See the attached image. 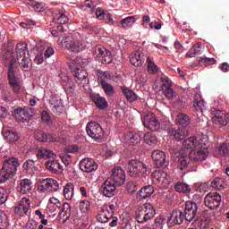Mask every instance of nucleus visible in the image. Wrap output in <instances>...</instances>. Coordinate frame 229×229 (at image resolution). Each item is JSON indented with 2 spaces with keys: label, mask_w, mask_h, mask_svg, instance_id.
<instances>
[{
  "label": "nucleus",
  "mask_w": 229,
  "mask_h": 229,
  "mask_svg": "<svg viewBox=\"0 0 229 229\" xmlns=\"http://www.w3.org/2000/svg\"><path fill=\"white\" fill-rule=\"evenodd\" d=\"M206 138H188L182 142L184 148H190L189 156L187 152L181 150L175 157L178 168L185 170L188 166H195L199 161L207 159L209 151L207 148Z\"/></svg>",
  "instance_id": "obj_1"
},
{
  "label": "nucleus",
  "mask_w": 229,
  "mask_h": 229,
  "mask_svg": "<svg viewBox=\"0 0 229 229\" xmlns=\"http://www.w3.org/2000/svg\"><path fill=\"white\" fill-rule=\"evenodd\" d=\"M4 59H5V64L8 66L7 78L10 87L15 94H19L21 89V82L19 77L15 75V66H17L15 54L13 52H6L5 55H4Z\"/></svg>",
  "instance_id": "obj_2"
},
{
  "label": "nucleus",
  "mask_w": 229,
  "mask_h": 229,
  "mask_svg": "<svg viewBox=\"0 0 229 229\" xmlns=\"http://www.w3.org/2000/svg\"><path fill=\"white\" fill-rule=\"evenodd\" d=\"M36 156L38 159H49L46 163V167L50 170V172L57 174V172H60V170L63 169L60 162L55 159L56 154H55L53 150L45 148L44 147H39V148H37L36 150Z\"/></svg>",
  "instance_id": "obj_3"
},
{
  "label": "nucleus",
  "mask_w": 229,
  "mask_h": 229,
  "mask_svg": "<svg viewBox=\"0 0 229 229\" xmlns=\"http://www.w3.org/2000/svg\"><path fill=\"white\" fill-rule=\"evenodd\" d=\"M18 165L19 161L17 157H9V159L4 161L0 171V183H4V182H6L12 175L16 174Z\"/></svg>",
  "instance_id": "obj_4"
},
{
  "label": "nucleus",
  "mask_w": 229,
  "mask_h": 229,
  "mask_svg": "<svg viewBox=\"0 0 229 229\" xmlns=\"http://www.w3.org/2000/svg\"><path fill=\"white\" fill-rule=\"evenodd\" d=\"M156 210L151 203H144L136 210V220L138 223H147L149 219H153Z\"/></svg>",
  "instance_id": "obj_5"
},
{
  "label": "nucleus",
  "mask_w": 229,
  "mask_h": 229,
  "mask_svg": "<svg viewBox=\"0 0 229 229\" xmlns=\"http://www.w3.org/2000/svg\"><path fill=\"white\" fill-rule=\"evenodd\" d=\"M28 52L27 43H18L16 45V58L21 70L28 72L30 70V59L26 54Z\"/></svg>",
  "instance_id": "obj_6"
},
{
  "label": "nucleus",
  "mask_w": 229,
  "mask_h": 229,
  "mask_svg": "<svg viewBox=\"0 0 229 229\" xmlns=\"http://www.w3.org/2000/svg\"><path fill=\"white\" fill-rule=\"evenodd\" d=\"M161 89L163 90L165 98H166V99L170 101V103H176V101H178L179 99V94H177V92H174V90L173 89L169 77H161Z\"/></svg>",
  "instance_id": "obj_7"
},
{
  "label": "nucleus",
  "mask_w": 229,
  "mask_h": 229,
  "mask_svg": "<svg viewBox=\"0 0 229 229\" xmlns=\"http://www.w3.org/2000/svg\"><path fill=\"white\" fill-rule=\"evenodd\" d=\"M86 131L89 138L95 140V141H101L105 138V130L96 121H90L86 126Z\"/></svg>",
  "instance_id": "obj_8"
},
{
  "label": "nucleus",
  "mask_w": 229,
  "mask_h": 229,
  "mask_svg": "<svg viewBox=\"0 0 229 229\" xmlns=\"http://www.w3.org/2000/svg\"><path fill=\"white\" fill-rule=\"evenodd\" d=\"M127 170L129 175H131L132 177H137L140 174H145L148 172L147 165H144L140 159H130Z\"/></svg>",
  "instance_id": "obj_9"
},
{
  "label": "nucleus",
  "mask_w": 229,
  "mask_h": 229,
  "mask_svg": "<svg viewBox=\"0 0 229 229\" xmlns=\"http://www.w3.org/2000/svg\"><path fill=\"white\" fill-rule=\"evenodd\" d=\"M70 70L73 73V77L75 81L78 83L88 84L89 77L86 70H82L81 64L76 62H72L70 64Z\"/></svg>",
  "instance_id": "obj_10"
},
{
  "label": "nucleus",
  "mask_w": 229,
  "mask_h": 229,
  "mask_svg": "<svg viewBox=\"0 0 229 229\" xmlns=\"http://www.w3.org/2000/svg\"><path fill=\"white\" fill-rule=\"evenodd\" d=\"M93 55H95L96 61H98V63H101L102 64H110L113 61L111 52L101 46L95 47Z\"/></svg>",
  "instance_id": "obj_11"
},
{
  "label": "nucleus",
  "mask_w": 229,
  "mask_h": 229,
  "mask_svg": "<svg viewBox=\"0 0 229 229\" xmlns=\"http://www.w3.org/2000/svg\"><path fill=\"white\" fill-rule=\"evenodd\" d=\"M60 185L58 183V181H56V179H52V177H47V179H42L38 187L40 192H56V191H58Z\"/></svg>",
  "instance_id": "obj_12"
},
{
  "label": "nucleus",
  "mask_w": 229,
  "mask_h": 229,
  "mask_svg": "<svg viewBox=\"0 0 229 229\" xmlns=\"http://www.w3.org/2000/svg\"><path fill=\"white\" fill-rule=\"evenodd\" d=\"M111 180L115 187L116 191V186L118 185H123L126 182V173L122 166H114L112 171L111 174Z\"/></svg>",
  "instance_id": "obj_13"
},
{
  "label": "nucleus",
  "mask_w": 229,
  "mask_h": 229,
  "mask_svg": "<svg viewBox=\"0 0 229 229\" xmlns=\"http://www.w3.org/2000/svg\"><path fill=\"white\" fill-rule=\"evenodd\" d=\"M222 201V196L218 192H209L204 198V204L210 209L217 208Z\"/></svg>",
  "instance_id": "obj_14"
},
{
  "label": "nucleus",
  "mask_w": 229,
  "mask_h": 229,
  "mask_svg": "<svg viewBox=\"0 0 229 229\" xmlns=\"http://www.w3.org/2000/svg\"><path fill=\"white\" fill-rule=\"evenodd\" d=\"M198 203L196 201H186L184 205V219L193 221L197 217Z\"/></svg>",
  "instance_id": "obj_15"
},
{
  "label": "nucleus",
  "mask_w": 229,
  "mask_h": 229,
  "mask_svg": "<svg viewBox=\"0 0 229 229\" xmlns=\"http://www.w3.org/2000/svg\"><path fill=\"white\" fill-rule=\"evenodd\" d=\"M213 121L216 124H220L225 126L229 123V114H226L225 110H217L216 108H212Z\"/></svg>",
  "instance_id": "obj_16"
},
{
  "label": "nucleus",
  "mask_w": 229,
  "mask_h": 229,
  "mask_svg": "<svg viewBox=\"0 0 229 229\" xmlns=\"http://www.w3.org/2000/svg\"><path fill=\"white\" fill-rule=\"evenodd\" d=\"M142 123L146 128H148L149 130L156 131L158 130L160 126V123L156 115V114H147L142 117Z\"/></svg>",
  "instance_id": "obj_17"
},
{
  "label": "nucleus",
  "mask_w": 229,
  "mask_h": 229,
  "mask_svg": "<svg viewBox=\"0 0 229 229\" xmlns=\"http://www.w3.org/2000/svg\"><path fill=\"white\" fill-rule=\"evenodd\" d=\"M60 78H61V84L64 92H66V94H69V95L73 94L76 89V84L75 82H73L72 79H71L69 75H66V73H60Z\"/></svg>",
  "instance_id": "obj_18"
},
{
  "label": "nucleus",
  "mask_w": 229,
  "mask_h": 229,
  "mask_svg": "<svg viewBox=\"0 0 229 229\" xmlns=\"http://www.w3.org/2000/svg\"><path fill=\"white\" fill-rule=\"evenodd\" d=\"M185 219V211L183 212L180 208L173 210L171 216L167 219L168 226H174V225H182Z\"/></svg>",
  "instance_id": "obj_19"
},
{
  "label": "nucleus",
  "mask_w": 229,
  "mask_h": 229,
  "mask_svg": "<svg viewBox=\"0 0 229 229\" xmlns=\"http://www.w3.org/2000/svg\"><path fill=\"white\" fill-rule=\"evenodd\" d=\"M100 192L103 194V196H106V198H113V196H114L116 192V187L112 179V175L110 181L106 179V181L104 182L100 188Z\"/></svg>",
  "instance_id": "obj_20"
},
{
  "label": "nucleus",
  "mask_w": 229,
  "mask_h": 229,
  "mask_svg": "<svg viewBox=\"0 0 229 229\" xmlns=\"http://www.w3.org/2000/svg\"><path fill=\"white\" fill-rule=\"evenodd\" d=\"M152 159L154 160L157 168L167 166L168 161L166 159L165 152L162 150H154L152 152Z\"/></svg>",
  "instance_id": "obj_21"
},
{
  "label": "nucleus",
  "mask_w": 229,
  "mask_h": 229,
  "mask_svg": "<svg viewBox=\"0 0 229 229\" xmlns=\"http://www.w3.org/2000/svg\"><path fill=\"white\" fill-rule=\"evenodd\" d=\"M35 112L32 108H16L14 110V116L16 117L17 121H21L24 123L28 121L30 117L34 115Z\"/></svg>",
  "instance_id": "obj_22"
},
{
  "label": "nucleus",
  "mask_w": 229,
  "mask_h": 229,
  "mask_svg": "<svg viewBox=\"0 0 229 229\" xmlns=\"http://www.w3.org/2000/svg\"><path fill=\"white\" fill-rule=\"evenodd\" d=\"M30 199L28 198H22L20 200V203L14 207L15 214H18L19 216H24L25 214H28L30 208Z\"/></svg>",
  "instance_id": "obj_23"
},
{
  "label": "nucleus",
  "mask_w": 229,
  "mask_h": 229,
  "mask_svg": "<svg viewBox=\"0 0 229 229\" xmlns=\"http://www.w3.org/2000/svg\"><path fill=\"white\" fill-rule=\"evenodd\" d=\"M80 168L83 172H93L94 170H98V165L94 161V159L85 157L80 162Z\"/></svg>",
  "instance_id": "obj_24"
},
{
  "label": "nucleus",
  "mask_w": 229,
  "mask_h": 229,
  "mask_svg": "<svg viewBox=\"0 0 229 229\" xmlns=\"http://www.w3.org/2000/svg\"><path fill=\"white\" fill-rule=\"evenodd\" d=\"M168 133L169 135H174V138L177 141H181L187 137L188 130L187 128H182V126H179V128H174L173 126H171L170 128H168Z\"/></svg>",
  "instance_id": "obj_25"
},
{
  "label": "nucleus",
  "mask_w": 229,
  "mask_h": 229,
  "mask_svg": "<svg viewBox=\"0 0 229 229\" xmlns=\"http://www.w3.org/2000/svg\"><path fill=\"white\" fill-rule=\"evenodd\" d=\"M50 105H52L53 112L55 114H58L60 115L64 112V103L60 98H58L56 95H52L50 98L48 99Z\"/></svg>",
  "instance_id": "obj_26"
},
{
  "label": "nucleus",
  "mask_w": 229,
  "mask_h": 229,
  "mask_svg": "<svg viewBox=\"0 0 229 229\" xmlns=\"http://www.w3.org/2000/svg\"><path fill=\"white\" fill-rule=\"evenodd\" d=\"M35 139L38 141L43 143H51L53 141H57V138L56 136H55V134H46V132H43L42 130L36 131Z\"/></svg>",
  "instance_id": "obj_27"
},
{
  "label": "nucleus",
  "mask_w": 229,
  "mask_h": 229,
  "mask_svg": "<svg viewBox=\"0 0 229 229\" xmlns=\"http://www.w3.org/2000/svg\"><path fill=\"white\" fill-rule=\"evenodd\" d=\"M130 61L133 66H142L145 63V55L140 50H136V52L131 54Z\"/></svg>",
  "instance_id": "obj_28"
},
{
  "label": "nucleus",
  "mask_w": 229,
  "mask_h": 229,
  "mask_svg": "<svg viewBox=\"0 0 229 229\" xmlns=\"http://www.w3.org/2000/svg\"><path fill=\"white\" fill-rule=\"evenodd\" d=\"M211 64H216L215 58H208V57H197V63H191L190 64L191 68H196L197 66H209Z\"/></svg>",
  "instance_id": "obj_29"
},
{
  "label": "nucleus",
  "mask_w": 229,
  "mask_h": 229,
  "mask_svg": "<svg viewBox=\"0 0 229 229\" xmlns=\"http://www.w3.org/2000/svg\"><path fill=\"white\" fill-rule=\"evenodd\" d=\"M90 98L98 108H100L102 110L106 108L108 103L106 98H102L100 94H91Z\"/></svg>",
  "instance_id": "obj_30"
},
{
  "label": "nucleus",
  "mask_w": 229,
  "mask_h": 229,
  "mask_svg": "<svg viewBox=\"0 0 229 229\" xmlns=\"http://www.w3.org/2000/svg\"><path fill=\"white\" fill-rule=\"evenodd\" d=\"M216 152L217 156L229 163V143H222V145L216 149Z\"/></svg>",
  "instance_id": "obj_31"
},
{
  "label": "nucleus",
  "mask_w": 229,
  "mask_h": 229,
  "mask_svg": "<svg viewBox=\"0 0 229 229\" xmlns=\"http://www.w3.org/2000/svg\"><path fill=\"white\" fill-rule=\"evenodd\" d=\"M227 185L228 183L225 177H215V179H213L211 182V186L213 189H216L217 191H223L224 189H226Z\"/></svg>",
  "instance_id": "obj_32"
},
{
  "label": "nucleus",
  "mask_w": 229,
  "mask_h": 229,
  "mask_svg": "<svg viewBox=\"0 0 229 229\" xmlns=\"http://www.w3.org/2000/svg\"><path fill=\"white\" fill-rule=\"evenodd\" d=\"M156 174L157 180L159 183L163 185H170L171 178L167 172H165L164 170H158V172H156Z\"/></svg>",
  "instance_id": "obj_33"
},
{
  "label": "nucleus",
  "mask_w": 229,
  "mask_h": 229,
  "mask_svg": "<svg viewBox=\"0 0 229 229\" xmlns=\"http://www.w3.org/2000/svg\"><path fill=\"white\" fill-rule=\"evenodd\" d=\"M144 138V132H130L127 136V142L131 145H138Z\"/></svg>",
  "instance_id": "obj_34"
},
{
  "label": "nucleus",
  "mask_w": 229,
  "mask_h": 229,
  "mask_svg": "<svg viewBox=\"0 0 229 229\" xmlns=\"http://www.w3.org/2000/svg\"><path fill=\"white\" fill-rule=\"evenodd\" d=\"M99 82L101 84L102 89L104 90V93L106 94V96H107L108 98H111L112 96H114L115 90L113 84H110L109 82L105 81V79H100Z\"/></svg>",
  "instance_id": "obj_35"
},
{
  "label": "nucleus",
  "mask_w": 229,
  "mask_h": 229,
  "mask_svg": "<svg viewBox=\"0 0 229 229\" xmlns=\"http://www.w3.org/2000/svg\"><path fill=\"white\" fill-rule=\"evenodd\" d=\"M32 189V181L30 179H21L19 191L21 194H28Z\"/></svg>",
  "instance_id": "obj_36"
},
{
  "label": "nucleus",
  "mask_w": 229,
  "mask_h": 229,
  "mask_svg": "<svg viewBox=\"0 0 229 229\" xmlns=\"http://www.w3.org/2000/svg\"><path fill=\"white\" fill-rule=\"evenodd\" d=\"M72 216V207L70 203H64L62 210L59 212V217L60 219H63V221H67L70 219Z\"/></svg>",
  "instance_id": "obj_37"
},
{
  "label": "nucleus",
  "mask_w": 229,
  "mask_h": 229,
  "mask_svg": "<svg viewBox=\"0 0 229 229\" xmlns=\"http://www.w3.org/2000/svg\"><path fill=\"white\" fill-rule=\"evenodd\" d=\"M96 16L98 19L103 21L105 20L106 22H107L108 24H114V21L111 15V13H106L104 12V10H102L101 8H98L96 10Z\"/></svg>",
  "instance_id": "obj_38"
},
{
  "label": "nucleus",
  "mask_w": 229,
  "mask_h": 229,
  "mask_svg": "<svg viewBox=\"0 0 229 229\" xmlns=\"http://www.w3.org/2000/svg\"><path fill=\"white\" fill-rule=\"evenodd\" d=\"M193 108L197 110V112H203L205 108V103L199 94H196L193 98Z\"/></svg>",
  "instance_id": "obj_39"
},
{
  "label": "nucleus",
  "mask_w": 229,
  "mask_h": 229,
  "mask_svg": "<svg viewBox=\"0 0 229 229\" xmlns=\"http://www.w3.org/2000/svg\"><path fill=\"white\" fill-rule=\"evenodd\" d=\"M4 138H5L9 143H16L19 140L20 136L17 132H13V130H5Z\"/></svg>",
  "instance_id": "obj_40"
},
{
  "label": "nucleus",
  "mask_w": 229,
  "mask_h": 229,
  "mask_svg": "<svg viewBox=\"0 0 229 229\" xmlns=\"http://www.w3.org/2000/svg\"><path fill=\"white\" fill-rule=\"evenodd\" d=\"M176 123L181 124L182 128H186V126H188V124L191 123V117L187 114H178L176 117Z\"/></svg>",
  "instance_id": "obj_41"
},
{
  "label": "nucleus",
  "mask_w": 229,
  "mask_h": 229,
  "mask_svg": "<svg viewBox=\"0 0 229 229\" xmlns=\"http://www.w3.org/2000/svg\"><path fill=\"white\" fill-rule=\"evenodd\" d=\"M153 131L152 132H147V134H143V140L147 145L154 146L157 144V138Z\"/></svg>",
  "instance_id": "obj_42"
},
{
  "label": "nucleus",
  "mask_w": 229,
  "mask_h": 229,
  "mask_svg": "<svg viewBox=\"0 0 229 229\" xmlns=\"http://www.w3.org/2000/svg\"><path fill=\"white\" fill-rule=\"evenodd\" d=\"M54 21L57 22V24H62V26H64V24H66L69 21V17L64 12H58V13L54 16Z\"/></svg>",
  "instance_id": "obj_43"
},
{
  "label": "nucleus",
  "mask_w": 229,
  "mask_h": 229,
  "mask_svg": "<svg viewBox=\"0 0 229 229\" xmlns=\"http://www.w3.org/2000/svg\"><path fill=\"white\" fill-rule=\"evenodd\" d=\"M64 196L65 199H72L74 196V185L73 183H67L64 189Z\"/></svg>",
  "instance_id": "obj_44"
},
{
  "label": "nucleus",
  "mask_w": 229,
  "mask_h": 229,
  "mask_svg": "<svg viewBox=\"0 0 229 229\" xmlns=\"http://www.w3.org/2000/svg\"><path fill=\"white\" fill-rule=\"evenodd\" d=\"M153 192L154 187H152V185H147L146 187L140 189L139 194L140 198L146 199L147 198H149V196H152Z\"/></svg>",
  "instance_id": "obj_45"
},
{
  "label": "nucleus",
  "mask_w": 229,
  "mask_h": 229,
  "mask_svg": "<svg viewBox=\"0 0 229 229\" xmlns=\"http://www.w3.org/2000/svg\"><path fill=\"white\" fill-rule=\"evenodd\" d=\"M175 191L177 192H182L184 194H190L191 189L187 183H182V181H178L175 184Z\"/></svg>",
  "instance_id": "obj_46"
},
{
  "label": "nucleus",
  "mask_w": 229,
  "mask_h": 229,
  "mask_svg": "<svg viewBox=\"0 0 229 229\" xmlns=\"http://www.w3.org/2000/svg\"><path fill=\"white\" fill-rule=\"evenodd\" d=\"M122 92L128 101H137V94H135V92H133L132 90H130V88H122Z\"/></svg>",
  "instance_id": "obj_47"
},
{
  "label": "nucleus",
  "mask_w": 229,
  "mask_h": 229,
  "mask_svg": "<svg viewBox=\"0 0 229 229\" xmlns=\"http://www.w3.org/2000/svg\"><path fill=\"white\" fill-rule=\"evenodd\" d=\"M201 54V46L199 43H196L193 47L187 52L186 57H195V55H199Z\"/></svg>",
  "instance_id": "obj_48"
},
{
  "label": "nucleus",
  "mask_w": 229,
  "mask_h": 229,
  "mask_svg": "<svg viewBox=\"0 0 229 229\" xmlns=\"http://www.w3.org/2000/svg\"><path fill=\"white\" fill-rule=\"evenodd\" d=\"M137 19L135 15H131L130 17H125V19H122L121 24L123 28H130L136 22Z\"/></svg>",
  "instance_id": "obj_49"
},
{
  "label": "nucleus",
  "mask_w": 229,
  "mask_h": 229,
  "mask_svg": "<svg viewBox=\"0 0 229 229\" xmlns=\"http://www.w3.org/2000/svg\"><path fill=\"white\" fill-rule=\"evenodd\" d=\"M28 5L34 8L36 12H42V10H45L46 8L45 3H37V1H30Z\"/></svg>",
  "instance_id": "obj_50"
},
{
  "label": "nucleus",
  "mask_w": 229,
  "mask_h": 229,
  "mask_svg": "<svg viewBox=\"0 0 229 229\" xmlns=\"http://www.w3.org/2000/svg\"><path fill=\"white\" fill-rule=\"evenodd\" d=\"M97 220L99 221V223H106V205H103V207H101L100 212H98V214H97Z\"/></svg>",
  "instance_id": "obj_51"
},
{
  "label": "nucleus",
  "mask_w": 229,
  "mask_h": 229,
  "mask_svg": "<svg viewBox=\"0 0 229 229\" xmlns=\"http://www.w3.org/2000/svg\"><path fill=\"white\" fill-rule=\"evenodd\" d=\"M115 212V205H106V223L113 217V214Z\"/></svg>",
  "instance_id": "obj_52"
},
{
  "label": "nucleus",
  "mask_w": 229,
  "mask_h": 229,
  "mask_svg": "<svg viewBox=\"0 0 229 229\" xmlns=\"http://www.w3.org/2000/svg\"><path fill=\"white\" fill-rule=\"evenodd\" d=\"M23 168L27 170V172H35L36 165L33 159H27L25 163H23Z\"/></svg>",
  "instance_id": "obj_53"
},
{
  "label": "nucleus",
  "mask_w": 229,
  "mask_h": 229,
  "mask_svg": "<svg viewBox=\"0 0 229 229\" xmlns=\"http://www.w3.org/2000/svg\"><path fill=\"white\" fill-rule=\"evenodd\" d=\"M8 225V216L4 212H0V229H6Z\"/></svg>",
  "instance_id": "obj_54"
},
{
  "label": "nucleus",
  "mask_w": 229,
  "mask_h": 229,
  "mask_svg": "<svg viewBox=\"0 0 229 229\" xmlns=\"http://www.w3.org/2000/svg\"><path fill=\"white\" fill-rule=\"evenodd\" d=\"M139 189V184L137 181H128L127 191L128 192H136Z\"/></svg>",
  "instance_id": "obj_55"
},
{
  "label": "nucleus",
  "mask_w": 229,
  "mask_h": 229,
  "mask_svg": "<svg viewBox=\"0 0 229 229\" xmlns=\"http://www.w3.org/2000/svg\"><path fill=\"white\" fill-rule=\"evenodd\" d=\"M70 50L72 52H75V53L81 52V43H79V41H71L70 42Z\"/></svg>",
  "instance_id": "obj_56"
},
{
  "label": "nucleus",
  "mask_w": 229,
  "mask_h": 229,
  "mask_svg": "<svg viewBox=\"0 0 229 229\" xmlns=\"http://www.w3.org/2000/svg\"><path fill=\"white\" fill-rule=\"evenodd\" d=\"M147 64H148V69L149 72H157L158 67L157 64H155L154 61L151 59V57H147Z\"/></svg>",
  "instance_id": "obj_57"
},
{
  "label": "nucleus",
  "mask_w": 229,
  "mask_h": 229,
  "mask_svg": "<svg viewBox=\"0 0 229 229\" xmlns=\"http://www.w3.org/2000/svg\"><path fill=\"white\" fill-rule=\"evenodd\" d=\"M38 222L35 221V219H30L27 221L25 225V229H38Z\"/></svg>",
  "instance_id": "obj_58"
},
{
  "label": "nucleus",
  "mask_w": 229,
  "mask_h": 229,
  "mask_svg": "<svg viewBox=\"0 0 229 229\" xmlns=\"http://www.w3.org/2000/svg\"><path fill=\"white\" fill-rule=\"evenodd\" d=\"M207 183H195L194 189L197 192L202 193L206 191L207 189Z\"/></svg>",
  "instance_id": "obj_59"
},
{
  "label": "nucleus",
  "mask_w": 229,
  "mask_h": 229,
  "mask_svg": "<svg viewBox=\"0 0 229 229\" xmlns=\"http://www.w3.org/2000/svg\"><path fill=\"white\" fill-rule=\"evenodd\" d=\"M89 208H90L89 201H86V200L81 201L80 209L81 212H87L88 210H89Z\"/></svg>",
  "instance_id": "obj_60"
},
{
  "label": "nucleus",
  "mask_w": 229,
  "mask_h": 229,
  "mask_svg": "<svg viewBox=\"0 0 229 229\" xmlns=\"http://www.w3.org/2000/svg\"><path fill=\"white\" fill-rule=\"evenodd\" d=\"M41 119L42 121H44V123H51L52 119H51V115L50 114H48V112H47V110H43V112L41 113Z\"/></svg>",
  "instance_id": "obj_61"
},
{
  "label": "nucleus",
  "mask_w": 229,
  "mask_h": 229,
  "mask_svg": "<svg viewBox=\"0 0 229 229\" xmlns=\"http://www.w3.org/2000/svg\"><path fill=\"white\" fill-rule=\"evenodd\" d=\"M4 192H5V189H4V187H0V205H3L4 203H5L8 198V194H4Z\"/></svg>",
  "instance_id": "obj_62"
},
{
  "label": "nucleus",
  "mask_w": 229,
  "mask_h": 229,
  "mask_svg": "<svg viewBox=\"0 0 229 229\" xmlns=\"http://www.w3.org/2000/svg\"><path fill=\"white\" fill-rule=\"evenodd\" d=\"M98 74L100 79H104V81H106V79H111L112 77L109 72H104L103 70H98Z\"/></svg>",
  "instance_id": "obj_63"
},
{
  "label": "nucleus",
  "mask_w": 229,
  "mask_h": 229,
  "mask_svg": "<svg viewBox=\"0 0 229 229\" xmlns=\"http://www.w3.org/2000/svg\"><path fill=\"white\" fill-rule=\"evenodd\" d=\"M35 63H37V64H42V63H44V54H42L41 52L37 54L35 57Z\"/></svg>",
  "instance_id": "obj_64"
}]
</instances>
